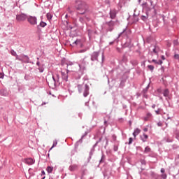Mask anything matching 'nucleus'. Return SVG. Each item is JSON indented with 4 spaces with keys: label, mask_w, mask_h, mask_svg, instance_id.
Here are the masks:
<instances>
[{
    "label": "nucleus",
    "mask_w": 179,
    "mask_h": 179,
    "mask_svg": "<svg viewBox=\"0 0 179 179\" xmlns=\"http://www.w3.org/2000/svg\"><path fill=\"white\" fill-rule=\"evenodd\" d=\"M76 3V8L77 10H80V15L85 14L86 10H87V5H86V3L83 2V0H77Z\"/></svg>",
    "instance_id": "nucleus-1"
},
{
    "label": "nucleus",
    "mask_w": 179,
    "mask_h": 179,
    "mask_svg": "<svg viewBox=\"0 0 179 179\" xmlns=\"http://www.w3.org/2000/svg\"><path fill=\"white\" fill-rule=\"evenodd\" d=\"M26 19H27V15L24 13H22L16 15V20L17 22H24Z\"/></svg>",
    "instance_id": "nucleus-2"
},
{
    "label": "nucleus",
    "mask_w": 179,
    "mask_h": 179,
    "mask_svg": "<svg viewBox=\"0 0 179 179\" xmlns=\"http://www.w3.org/2000/svg\"><path fill=\"white\" fill-rule=\"evenodd\" d=\"M27 20L32 26L37 24V17H36L29 16Z\"/></svg>",
    "instance_id": "nucleus-3"
},
{
    "label": "nucleus",
    "mask_w": 179,
    "mask_h": 179,
    "mask_svg": "<svg viewBox=\"0 0 179 179\" xmlns=\"http://www.w3.org/2000/svg\"><path fill=\"white\" fill-rule=\"evenodd\" d=\"M26 164L29 166H31V164H34V159L33 158H27L24 159Z\"/></svg>",
    "instance_id": "nucleus-4"
},
{
    "label": "nucleus",
    "mask_w": 179,
    "mask_h": 179,
    "mask_svg": "<svg viewBox=\"0 0 179 179\" xmlns=\"http://www.w3.org/2000/svg\"><path fill=\"white\" fill-rule=\"evenodd\" d=\"M52 79L54 81V83H59V75L55 74V76H52Z\"/></svg>",
    "instance_id": "nucleus-5"
},
{
    "label": "nucleus",
    "mask_w": 179,
    "mask_h": 179,
    "mask_svg": "<svg viewBox=\"0 0 179 179\" xmlns=\"http://www.w3.org/2000/svg\"><path fill=\"white\" fill-rule=\"evenodd\" d=\"M69 72V70H67L66 73L62 72V78L64 79V80H66V82L68 80V73Z\"/></svg>",
    "instance_id": "nucleus-6"
},
{
    "label": "nucleus",
    "mask_w": 179,
    "mask_h": 179,
    "mask_svg": "<svg viewBox=\"0 0 179 179\" xmlns=\"http://www.w3.org/2000/svg\"><path fill=\"white\" fill-rule=\"evenodd\" d=\"M10 54L11 55H13V57H16V59H18L19 61H22L21 59H19V56H17V54L16 53V52H15V50H12L10 51Z\"/></svg>",
    "instance_id": "nucleus-7"
},
{
    "label": "nucleus",
    "mask_w": 179,
    "mask_h": 179,
    "mask_svg": "<svg viewBox=\"0 0 179 179\" xmlns=\"http://www.w3.org/2000/svg\"><path fill=\"white\" fill-rule=\"evenodd\" d=\"M69 170L70 171H75V170H78V165L73 164L70 166Z\"/></svg>",
    "instance_id": "nucleus-8"
},
{
    "label": "nucleus",
    "mask_w": 179,
    "mask_h": 179,
    "mask_svg": "<svg viewBox=\"0 0 179 179\" xmlns=\"http://www.w3.org/2000/svg\"><path fill=\"white\" fill-rule=\"evenodd\" d=\"M169 94H170V91H169V89H166L164 90L163 95L164 96V97H169Z\"/></svg>",
    "instance_id": "nucleus-9"
},
{
    "label": "nucleus",
    "mask_w": 179,
    "mask_h": 179,
    "mask_svg": "<svg viewBox=\"0 0 179 179\" xmlns=\"http://www.w3.org/2000/svg\"><path fill=\"white\" fill-rule=\"evenodd\" d=\"M139 134H141V129L137 128L134 130L133 135H134V138H136L137 135H139Z\"/></svg>",
    "instance_id": "nucleus-10"
},
{
    "label": "nucleus",
    "mask_w": 179,
    "mask_h": 179,
    "mask_svg": "<svg viewBox=\"0 0 179 179\" xmlns=\"http://www.w3.org/2000/svg\"><path fill=\"white\" fill-rule=\"evenodd\" d=\"M97 57H99V53L94 52L92 57V61H94V60L97 59Z\"/></svg>",
    "instance_id": "nucleus-11"
},
{
    "label": "nucleus",
    "mask_w": 179,
    "mask_h": 179,
    "mask_svg": "<svg viewBox=\"0 0 179 179\" xmlns=\"http://www.w3.org/2000/svg\"><path fill=\"white\" fill-rule=\"evenodd\" d=\"M152 117V114L150 113H147L146 116L144 117V121H148L149 118Z\"/></svg>",
    "instance_id": "nucleus-12"
},
{
    "label": "nucleus",
    "mask_w": 179,
    "mask_h": 179,
    "mask_svg": "<svg viewBox=\"0 0 179 179\" xmlns=\"http://www.w3.org/2000/svg\"><path fill=\"white\" fill-rule=\"evenodd\" d=\"M148 138H149V136L146 134H143V136H141L143 142H146V141H148Z\"/></svg>",
    "instance_id": "nucleus-13"
},
{
    "label": "nucleus",
    "mask_w": 179,
    "mask_h": 179,
    "mask_svg": "<svg viewBox=\"0 0 179 179\" xmlns=\"http://www.w3.org/2000/svg\"><path fill=\"white\" fill-rule=\"evenodd\" d=\"M160 48L158 46H155L153 49V52H155V54H158Z\"/></svg>",
    "instance_id": "nucleus-14"
},
{
    "label": "nucleus",
    "mask_w": 179,
    "mask_h": 179,
    "mask_svg": "<svg viewBox=\"0 0 179 179\" xmlns=\"http://www.w3.org/2000/svg\"><path fill=\"white\" fill-rule=\"evenodd\" d=\"M152 62H154L155 64H157V65H162V64H163V61L162 60H159L157 62L156 59H152Z\"/></svg>",
    "instance_id": "nucleus-15"
},
{
    "label": "nucleus",
    "mask_w": 179,
    "mask_h": 179,
    "mask_svg": "<svg viewBox=\"0 0 179 179\" xmlns=\"http://www.w3.org/2000/svg\"><path fill=\"white\" fill-rule=\"evenodd\" d=\"M82 44V43L80 42V40H76V41H74L73 43V45H80Z\"/></svg>",
    "instance_id": "nucleus-16"
},
{
    "label": "nucleus",
    "mask_w": 179,
    "mask_h": 179,
    "mask_svg": "<svg viewBox=\"0 0 179 179\" xmlns=\"http://www.w3.org/2000/svg\"><path fill=\"white\" fill-rule=\"evenodd\" d=\"M84 97H87V96L89 95V88L87 87L84 92Z\"/></svg>",
    "instance_id": "nucleus-17"
},
{
    "label": "nucleus",
    "mask_w": 179,
    "mask_h": 179,
    "mask_svg": "<svg viewBox=\"0 0 179 179\" xmlns=\"http://www.w3.org/2000/svg\"><path fill=\"white\" fill-rule=\"evenodd\" d=\"M110 15L111 19L115 18V12H114V11H110Z\"/></svg>",
    "instance_id": "nucleus-18"
},
{
    "label": "nucleus",
    "mask_w": 179,
    "mask_h": 179,
    "mask_svg": "<svg viewBox=\"0 0 179 179\" xmlns=\"http://www.w3.org/2000/svg\"><path fill=\"white\" fill-rule=\"evenodd\" d=\"M46 17L48 20H51V19H52V15H51V13H47Z\"/></svg>",
    "instance_id": "nucleus-19"
},
{
    "label": "nucleus",
    "mask_w": 179,
    "mask_h": 179,
    "mask_svg": "<svg viewBox=\"0 0 179 179\" xmlns=\"http://www.w3.org/2000/svg\"><path fill=\"white\" fill-rule=\"evenodd\" d=\"M52 170H54V168H52L51 166H48V168H47L48 173H52Z\"/></svg>",
    "instance_id": "nucleus-20"
},
{
    "label": "nucleus",
    "mask_w": 179,
    "mask_h": 179,
    "mask_svg": "<svg viewBox=\"0 0 179 179\" xmlns=\"http://www.w3.org/2000/svg\"><path fill=\"white\" fill-rule=\"evenodd\" d=\"M162 110L161 108H158L157 110H155V113H156L157 115H159L162 114Z\"/></svg>",
    "instance_id": "nucleus-21"
},
{
    "label": "nucleus",
    "mask_w": 179,
    "mask_h": 179,
    "mask_svg": "<svg viewBox=\"0 0 179 179\" xmlns=\"http://www.w3.org/2000/svg\"><path fill=\"white\" fill-rule=\"evenodd\" d=\"M57 145H58V142L57 141V140L53 141V145L52 146V148L50 149H52L53 148H55V146H57Z\"/></svg>",
    "instance_id": "nucleus-22"
},
{
    "label": "nucleus",
    "mask_w": 179,
    "mask_h": 179,
    "mask_svg": "<svg viewBox=\"0 0 179 179\" xmlns=\"http://www.w3.org/2000/svg\"><path fill=\"white\" fill-rule=\"evenodd\" d=\"M45 26H47V24H46L45 22H41L40 23V27H45Z\"/></svg>",
    "instance_id": "nucleus-23"
},
{
    "label": "nucleus",
    "mask_w": 179,
    "mask_h": 179,
    "mask_svg": "<svg viewBox=\"0 0 179 179\" xmlns=\"http://www.w3.org/2000/svg\"><path fill=\"white\" fill-rule=\"evenodd\" d=\"M145 153H149V152H150V148H149V146H147L145 148V151H144Z\"/></svg>",
    "instance_id": "nucleus-24"
},
{
    "label": "nucleus",
    "mask_w": 179,
    "mask_h": 179,
    "mask_svg": "<svg viewBox=\"0 0 179 179\" xmlns=\"http://www.w3.org/2000/svg\"><path fill=\"white\" fill-rule=\"evenodd\" d=\"M141 19H142V20H143L145 22V20H146L148 19V15L147 16H145V15L141 16Z\"/></svg>",
    "instance_id": "nucleus-25"
},
{
    "label": "nucleus",
    "mask_w": 179,
    "mask_h": 179,
    "mask_svg": "<svg viewBox=\"0 0 179 179\" xmlns=\"http://www.w3.org/2000/svg\"><path fill=\"white\" fill-rule=\"evenodd\" d=\"M148 68L150 71H153V69H155V66H152V65H148Z\"/></svg>",
    "instance_id": "nucleus-26"
},
{
    "label": "nucleus",
    "mask_w": 179,
    "mask_h": 179,
    "mask_svg": "<svg viewBox=\"0 0 179 179\" xmlns=\"http://www.w3.org/2000/svg\"><path fill=\"white\" fill-rule=\"evenodd\" d=\"M174 58H175V59H179V55L178 54H175L174 55Z\"/></svg>",
    "instance_id": "nucleus-27"
},
{
    "label": "nucleus",
    "mask_w": 179,
    "mask_h": 179,
    "mask_svg": "<svg viewBox=\"0 0 179 179\" xmlns=\"http://www.w3.org/2000/svg\"><path fill=\"white\" fill-rule=\"evenodd\" d=\"M78 90H79L80 93H81L82 92V85H79L78 86Z\"/></svg>",
    "instance_id": "nucleus-28"
},
{
    "label": "nucleus",
    "mask_w": 179,
    "mask_h": 179,
    "mask_svg": "<svg viewBox=\"0 0 179 179\" xmlns=\"http://www.w3.org/2000/svg\"><path fill=\"white\" fill-rule=\"evenodd\" d=\"M134 139L132 138H129V145H131V143H132Z\"/></svg>",
    "instance_id": "nucleus-29"
},
{
    "label": "nucleus",
    "mask_w": 179,
    "mask_h": 179,
    "mask_svg": "<svg viewBox=\"0 0 179 179\" xmlns=\"http://www.w3.org/2000/svg\"><path fill=\"white\" fill-rule=\"evenodd\" d=\"M113 149L115 152H117V150H118V146L115 145Z\"/></svg>",
    "instance_id": "nucleus-30"
},
{
    "label": "nucleus",
    "mask_w": 179,
    "mask_h": 179,
    "mask_svg": "<svg viewBox=\"0 0 179 179\" xmlns=\"http://www.w3.org/2000/svg\"><path fill=\"white\" fill-rule=\"evenodd\" d=\"M173 45H178V41H173Z\"/></svg>",
    "instance_id": "nucleus-31"
},
{
    "label": "nucleus",
    "mask_w": 179,
    "mask_h": 179,
    "mask_svg": "<svg viewBox=\"0 0 179 179\" xmlns=\"http://www.w3.org/2000/svg\"><path fill=\"white\" fill-rule=\"evenodd\" d=\"M0 79H3V73H0Z\"/></svg>",
    "instance_id": "nucleus-32"
},
{
    "label": "nucleus",
    "mask_w": 179,
    "mask_h": 179,
    "mask_svg": "<svg viewBox=\"0 0 179 179\" xmlns=\"http://www.w3.org/2000/svg\"><path fill=\"white\" fill-rule=\"evenodd\" d=\"M157 125H158V127H162L163 124L159 122L157 123Z\"/></svg>",
    "instance_id": "nucleus-33"
},
{
    "label": "nucleus",
    "mask_w": 179,
    "mask_h": 179,
    "mask_svg": "<svg viewBox=\"0 0 179 179\" xmlns=\"http://www.w3.org/2000/svg\"><path fill=\"white\" fill-rule=\"evenodd\" d=\"M165 171H166L164 170V169H163V168L161 169V173H164Z\"/></svg>",
    "instance_id": "nucleus-34"
},
{
    "label": "nucleus",
    "mask_w": 179,
    "mask_h": 179,
    "mask_svg": "<svg viewBox=\"0 0 179 179\" xmlns=\"http://www.w3.org/2000/svg\"><path fill=\"white\" fill-rule=\"evenodd\" d=\"M157 92H158L159 93H162V90H161V89H158V90H157Z\"/></svg>",
    "instance_id": "nucleus-35"
},
{
    "label": "nucleus",
    "mask_w": 179,
    "mask_h": 179,
    "mask_svg": "<svg viewBox=\"0 0 179 179\" xmlns=\"http://www.w3.org/2000/svg\"><path fill=\"white\" fill-rule=\"evenodd\" d=\"M143 131H144V132H148V128H145V129H143Z\"/></svg>",
    "instance_id": "nucleus-36"
},
{
    "label": "nucleus",
    "mask_w": 179,
    "mask_h": 179,
    "mask_svg": "<svg viewBox=\"0 0 179 179\" xmlns=\"http://www.w3.org/2000/svg\"><path fill=\"white\" fill-rule=\"evenodd\" d=\"M40 69V72H44V70L43 69Z\"/></svg>",
    "instance_id": "nucleus-37"
},
{
    "label": "nucleus",
    "mask_w": 179,
    "mask_h": 179,
    "mask_svg": "<svg viewBox=\"0 0 179 179\" xmlns=\"http://www.w3.org/2000/svg\"><path fill=\"white\" fill-rule=\"evenodd\" d=\"M68 11L71 13L72 11H71V8H68Z\"/></svg>",
    "instance_id": "nucleus-38"
},
{
    "label": "nucleus",
    "mask_w": 179,
    "mask_h": 179,
    "mask_svg": "<svg viewBox=\"0 0 179 179\" xmlns=\"http://www.w3.org/2000/svg\"><path fill=\"white\" fill-rule=\"evenodd\" d=\"M42 174L45 175V172L44 171H42Z\"/></svg>",
    "instance_id": "nucleus-39"
},
{
    "label": "nucleus",
    "mask_w": 179,
    "mask_h": 179,
    "mask_svg": "<svg viewBox=\"0 0 179 179\" xmlns=\"http://www.w3.org/2000/svg\"><path fill=\"white\" fill-rule=\"evenodd\" d=\"M168 47H171V43H168Z\"/></svg>",
    "instance_id": "nucleus-40"
},
{
    "label": "nucleus",
    "mask_w": 179,
    "mask_h": 179,
    "mask_svg": "<svg viewBox=\"0 0 179 179\" xmlns=\"http://www.w3.org/2000/svg\"><path fill=\"white\" fill-rule=\"evenodd\" d=\"M152 108H155L156 107V105H152Z\"/></svg>",
    "instance_id": "nucleus-41"
},
{
    "label": "nucleus",
    "mask_w": 179,
    "mask_h": 179,
    "mask_svg": "<svg viewBox=\"0 0 179 179\" xmlns=\"http://www.w3.org/2000/svg\"><path fill=\"white\" fill-rule=\"evenodd\" d=\"M143 164H146V162L145 161H143Z\"/></svg>",
    "instance_id": "nucleus-42"
},
{
    "label": "nucleus",
    "mask_w": 179,
    "mask_h": 179,
    "mask_svg": "<svg viewBox=\"0 0 179 179\" xmlns=\"http://www.w3.org/2000/svg\"><path fill=\"white\" fill-rule=\"evenodd\" d=\"M27 59H29V57L27 56H24Z\"/></svg>",
    "instance_id": "nucleus-43"
},
{
    "label": "nucleus",
    "mask_w": 179,
    "mask_h": 179,
    "mask_svg": "<svg viewBox=\"0 0 179 179\" xmlns=\"http://www.w3.org/2000/svg\"><path fill=\"white\" fill-rule=\"evenodd\" d=\"M36 64H37V65H40V62H37Z\"/></svg>",
    "instance_id": "nucleus-44"
},
{
    "label": "nucleus",
    "mask_w": 179,
    "mask_h": 179,
    "mask_svg": "<svg viewBox=\"0 0 179 179\" xmlns=\"http://www.w3.org/2000/svg\"><path fill=\"white\" fill-rule=\"evenodd\" d=\"M162 59H164V56H162Z\"/></svg>",
    "instance_id": "nucleus-45"
},
{
    "label": "nucleus",
    "mask_w": 179,
    "mask_h": 179,
    "mask_svg": "<svg viewBox=\"0 0 179 179\" xmlns=\"http://www.w3.org/2000/svg\"><path fill=\"white\" fill-rule=\"evenodd\" d=\"M104 122H105V124H107V121H105Z\"/></svg>",
    "instance_id": "nucleus-46"
},
{
    "label": "nucleus",
    "mask_w": 179,
    "mask_h": 179,
    "mask_svg": "<svg viewBox=\"0 0 179 179\" xmlns=\"http://www.w3.org/2000/svg\"><path fill=\"white\" fill-rule=\"evenodd\" d=\"M66 17H68V15H66Z\"/></svg>",
    "instance_id": "nucleus-47"
},
{
    "label": "nucleus",
    "mask_w": 179,
    "mask_h": 179,
    "mask_svg": "<svg viewBox=\"0 0 179 179\" xmlns=\"http://www.w3.org/2000/svg\"><path fill=\"white\" fill-rule=\"evenodd\" d=\"M44 178H45V176H44L42 179H44Z\"/></svg>",
    "instance_id": "nucleus-48"
},
{
    "label": "nucleus",
    "mask_w": 179,
    "mask_h": 179,
    "mask_svg": "<svg viewBox=\"0 0 179 179\" xmlns=\"http://www.w3.org/2000/svg\"><path fill=\"white\" fill-rule=\"evenodd\" d=\"M80 52H83V50H81Z\"/></svg>",
    "instance_id": "nucleus-49"
},
{
    "label": "nucleus",
    "mask_w": 179,
    "mask_h": 179,
    "mask_svg": "<svg viewBox=\"0 0 179 179\" xmlns=\"http://www.w3.org/2000/svg\"><path fill=\"white\" fill-rule=\"evenodd\" d=\"M89 34H90V31H89Z\"/></svg>",
    "instance_id": "nucleus-50"
}]
</instances>
